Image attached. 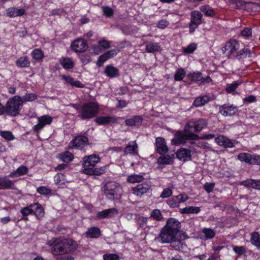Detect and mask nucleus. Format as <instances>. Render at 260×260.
Listing matches in <instances>:
<instances>
[{
  "label": "nucleus",
  "instance_id": "nucleus-54",
  "mask_svg": "<svg viewBox=\"0 0 260 260\" xmlns=\"http://www.w3.org/2000/svg\"><path fill=\"white\" fill-rule=\"evenodd\" d=\"M0 135L5 139L11 141L14 139V137L10 131H1Z\"/></svg>",
  "mask_w": 260,
  "mask_h": 260
},
{
  "label": "nucleus",
  "instance_id": "nucleus-9",
  "mask_svg": "<svg viewBox=\"0 0 260 260\" xmlns=\"http://www.w3.org/2000/svg\"><path fill=\"white\" fill-rule=\"evenodd\" d=\"M240 48V44L236 40L231 39L227 42L221 48L223 54L231 57H235Z\"/></svg>",
  "mask_w": 260,
  "mask_h": 260
},
{
  "label": "nucleus",
  "instance_id": "nucleus-16",
  "mask_svg": "<svg viewBox=\"0 0 260 260\" xmlns=\"http://www.w3.org/2000/svg\"><path fill=\"white\" fill-rule=\"evenodd\" d=\"M155 144L156 147V151L158 153L164 154L168 152V148L164 138L161 137L157 138L156 139Z\"/></svg>",
  "mask_w": 260,
  "mask_h": 260
},
{
  "label": "nucleus",
  "instance_id": "nucleus-61",
  "mask_svg": "<svg viewBox=\"0 0 260 260\" xmlns=\"http://www.w3.org/2000/svg\"><path fill=\"white\" fill-rule=\"evenodd\" d=\"M104 260H118L119 256L115 253L106 254L103 255Z\"/></svg>",
  "mask_w": 260,
  "mask_h": 260
},
{
  "label": "nucleus",
  "instance_id": "nucleus-26",
  "mask_svg": "<svg viewBox=\"0 0 260 260\" xmlns=\"http://www.w3.org/2000/svg\"><path fill=\"white\" fill-rule=\"evenodd\" d=\"M25 10L23 8L17 9L15 7H11L6 10V14L7 16L10 17H15L21 16L24 14Z\"/></svg>",
  "mask_w": 260,
  "mask_h": 260
},
{
  "label": "nucleus",
  "instance_id": "nucleus-47",
  "mask_svg": "<svg viewBox=\"0 0 260 260\" xmlns=\"http://www.w3.org/2000/svg\"><path fill=\"white\" fill-rule=\"evenodd\" d=\"M251 154L248 153H240L237 156V158L241 161H244L246 163L250 164V159Z\"/></svg>",
  "mask_w": 260,
  "mask_h": 260
},
{
  "label": "nucleus",
  "instance_id": "nucleus-21",
  "mask_svg": "<svg viewBox=\"0 0 260 260\" xmlns=\"http://www.w3.org/2000/svg\"><path fill=\"white\" fill-rule=\"evenodd\" d=\"M118 211L115 208L108 209L98 212L96 217L99 219L111 217L116 215Z\"/></svg>",
  "mask_w": 260,
  "mask_h": 260
},
{
  "label": "nucleus",
  "instance_id": "nucleus-4",
  "mask_svg": "<svg viewBox=\"0 0 260 260\" xmlns=\"http://www.w3.org/2000/svg\"><path fill=\"white\" fill-rule=\"evenodd\" d=\"M99 109L100 108L97 103H85L80 107L78 116L82 119H91L96 116Z\"/></svg>",
  "mask_w": 260,
  "mask_h": 260
},
{
  "label": "nucleus",
  "instance_id": "nucleus-25",
  "mask_svg": "<svg viewBox=\"0 0 260 260\" xmlns=\"http://www.w3.org/2000/svg\"><path fill=\"white\" fill-rule=\"evenodd\" d=\"M30 207L32 208V214H34L37 218H40L44 216V209L40 204L38 203L31 204Z\"/></svg>",
  "mask_w": 260,
  "mask_h": 260
},
{
  "label": "nucleus",
  "instance_id": "nucleus-15",
  "mask_svg": "<svg viewBox=\"0 0 260 260\" xmlns=\"http://www.w3.org/2000/svg\"><path fill=\"white\" fill-rule=\"evenodd\" d=\"M215 142L219 146L224 148H233L234 147L233 142L223 135H219L215 138Z\"/></svg>",
  "mask_w": 260,
  "mask_h": 260
},
{
  "label": "nucleus",
  "instance_id": "nucleus-56",
  "mask_svg": "<svg viewBox=\"0 0 260 260\" xmlns=\"http://www.w3.org/2000/svg\"><path fill=\"white\" fill-rule=\"evenodd\" d=\"M173 191L171 188H166L163 189L160 195V198L165 199L170 197L172 196Z\"/></svg>",
  "mask_w": 260,
  "mask_h": 260
},
{
  "label": "nucleus",
  "instance_id": "nucleus-27",
  "mask_svg": "<svg viewBox=\"0 0 260 260\" xmlns=\"http://www.w3.org/2000/svg\"><path fill=\"white\" fill-rule=\"evenodd\" d=\"M1 189H15V185L12 181L7 177H0Z\"/></svg>",
  "mask_w": 260,
  "mask_h": 260
},
{
  "label": "nucleus",
  "instance_id": "nucleus-18",
  "mask_svg": "<svg viewBox=\"0 0 260 260\" xmlns=\"http://www.w3.org/2000/svg\"><path fill=\"white\" fill-rule=\"evenodd\" d=\"M124 153L125 154H138V146L136 140L128 143L124 149Z\"/></svg>",
  "mask_w": 260,
  "mask_h": 260
},
{
  "label": "nucleus",
  "instance_id": "nucleus-45",
  "mask_svg": "<svg viewBox=\"0 0 260 260\" xmlns=\"http://www.w3.org/2000/svg\"><path fill=\"white\" fill-rule=\"evenodd\" d=\"M59 157L62 161L65 162H69L72 160L74 156L71 152L66 151L65 152L60 153L59 154Z\"/></svg>",
  "mask_w": 260,
  "mask_h": 260
},
{
  "label": "nucleus",
  "instance_id": "nucleus-8",
  "mask_svg": "<svg viewBox=\"0 0 260 260\" xmlns=\"http://www.w3.org/2000/svg\"><path fill=\"white\" fill-rule=\"evenodd\" d=\"M207 122L206 120L201 119L199 120L192 119L185 125V130L187 132L198 133L206 127Z\"/></svg>",
  "mask_w": 260,
  "mask_h": 260
},
{
  "label": "nucleus",
  "instance_id": "nucleus-19",
  "mask_svg": "<svg viewBox=\"0 0 260 260\" xmlns=\"http://www.w3.org/2000/svg\"><path fill=\"white\" fill-rule=\"evenodd\" d=\"M176 154L177 158L183 161L190 160L191 157L190 151L183 148L178 150Z\"/></svg>",
  "mask_w": 260,
  "mask_h": 260
},
{
  "label": "nucleus",
  "instance_id": "nucleus-43",
  "mask_svg": "<svg viewBox=\"0 0 260 260\" xmlns=\"http://www.w3.org/2000/svg\"><path fill=\"white\" fill-rule=\"evenodd\" d=\"M55 183L59 186H61L68 182V181L65 178V176L62 173H58L54 177Z\"/></svg>",
  "mask_w": 260,
  "mask_h": 260
},
{
  "label": "nucleus",
  "instance_id": "nucleus-41",
  "mask_svg": "<svg viewBox=\"0 0 260 260\" xmlns=\"http://www.w3.org/2000/svg\"><path fill=\"white\" fill-rule=\"evenodd\" d=\"M31 55L34 59L39 61H42L44 57V53L40 49L34 50L31 53Z\"/></svg>",
  "mask_w": 260,
  "mask_h": 260
},
{
  "label": "nucleus",
  "instance_id": "nucleus-36",
  "mask_svg": "<svg viewBox=\"0 0 260 260\" xmlns=\"http://www.w3.org/2000/svg\"><path fill=\"white\" fill-rule=\"evenodd\" d=\"M174 154L162 155L158 159V163L160 165H168L173 162Z\"/></svg>",
  "mask_w": 260,
  "mask_h": 260
},
{
  "label": "nucleus",
  "instance_id": "nucleus-29",
  "mask_svg": "<svg viewBox=\"0 0 260 260\" xmlns=\"http://www.w3.org/2000/svg\"><path fill=\"white\" fill-rule=\"evenodd\" d=\"M105 75L110 78H115L119 76V70L112 65H108L104 71Z\"/></svg>",
  "mask_w": 260,
  "mask_h": 260
},
{
  "label": "nucleus",
  "instance_id": "nucleus-31",
  "mask_svg": "<svg viewBox=\"0 0 260 260\" xmlns=\"http://www.w3.org/2000/svg\"><path fill=\"white\" fill-rule=\"evenodd\" d=\"M59 62L65 69H71L74 66V62L71 58L62 57L59 60Z\"/></svg>",
  "mask_w": 260,
  "mask_h": 260
},
{
  "label": "nucleus",
  "instance_id": "nucleus-44",
  "mask_svg": "<svg viewBox=\"0 0 260 260\" xmlns=\"http://www.w3.org/2000/svg\"><path fill=\"white\" fill-rule=\"evenodd\" d=\"M250 242L253 245L260 248V235L258 232H254L251 234Z\"/></svg>",
  "mask_w": 260,
  "mask_h": 260
},
{
  "label": "nucleus",
  "instance_id": "nucleus-7",
  "mask_svg": "<svg viewBox=\"0 0 260 260\" xmlns=\"http://www.w3.org/2000/svg\"><path fill=\"white\" fill-rule=\"evenodd\" d=\"M199 139L198 135L190 132H187L184 128L183 131H178L176 132L174 138L172 140V143L178 145L185 143L187 140H196Z\"/></svg>",
  "mask_w": 260,
  "mask_h": 260
},
{
  "label": "nucleus",
  "instance_id": "nucleus-11",
  "mask_svg": "<svg viewBox=\"0 0 260 260\" xmlns=\"http://www.w3.org/2000/svg\"><path fill=\"white\" fill-rule=\"evenodd\" d=\"M203 15L197 10L193 11L190 14V22L189 24V31L193 32L194 30L202 23Z\"/></svg>",
  "mask_w": 260,
  "mask_h": 260
},
{
  "label": "nucleus",
  "instance_id": "nucleus-49",
  "mask_svg": "<svg viewBox=\"0 0 260 260\" xmlns=\"http://www.w3.org/2000/svg\"><path fill=\"white\" fill-rule=\"evenodd\" d=\"M37 98V95L35 93H28L26 94L23 96H20V99L22 101V105L23 103L27 102H32Z\"/></svg>",
  "mask_w": 260,
  "mask_h": 260
},
{
  "label": "nucleus",
  "instance_id": "nucleus-58",
  "mask_svg": "<svg viewBox=\"0 0 260 260\" xmlns=\"http://www.w3.org/2000/svg\"><path fill=\"white\" fill-rule=\"evenodd\" d=\"M37 190L38 193L43 195H47L51 193V189L45 186L39 187Z\"/></svg>",
  "mask_w": 260,
  "mask_h": 260
},
{
  "label": "nucleus",
  "instance_id": "nucleus-63",
  "mask_svg": "<svg viewBox=\"0 0 260 260\" xmlns=\"http://www.w3.org/2000/svg\"><path fill=\"white\" fill-rule=\"evenodd\" d=\"M241 35L242 36L248 38L251 37L252 35V30L249 27H246L244 28L241 32Z\"/></svg>",
  "mask_w": 260,
  "mask_h": 260
},
{
  "label": "nucleus",
  "instance_id": "nucleus-20",
  "mask_svg": "<svg viewBox=\"0 0 260 260\" xmlns=\"http://www.w3.org/2000/svg\"><path fill=\"white\" fill-rule=\"evenodd\" d=\"M94 121L99 125H106L116 123L117 119L112 116H99L95 119Z\"/></svg>",
  "mask_w": 260,
  "mask_h": 260
},
{
  "label": "nucleus",
  "instance_id": "nucleus-35",
  "mask_svg": "<svg viewBox=\"0 0 260 260\" xmlns=\"http://www.w3.org/2000/svg\"><path fill=\"white\" fill-rule=\"evenodd\" d=\"M27 172L28 169L27 167L24 166H21L17 168L15 172L11 173L8 176L10 177H18L19 176L26 174Z\"/></svg>",
  "mask_w": 260,
  "mask_h": 260
},
{
  "label": "nucleus",
  "instance_id": "nucleus-57",
  "mask_svg": "<svg viewBox=\"0 0 260 260\" xmlns=\"http://www.w3.org/2000/svg\"><path fill=\"white\" fill-rule=\"evenodd\" d=\"M176 197H178L177 202L179 206L180 204L185 202L189 199L188 196L185 193H180Z\"/></svg>",
  "mask_w": 260,
  "mask_h": 260
},
{
  "label": "nucleus",
  "instance_id": "nucleus-17",
  "mask_svg": "<svg viewBox=\"0 0 260 260\" xmlns=\"http://www.w3.org/2000/svg\"><path fill=\"white\" fill-rule=\"evenodd\" d=\"M237 111V107L233 105L229 106L224 105L219 108L220 113L224 116L234 115Z\"/></svg>",
  "mask_w": 260,
  "mask_h": 260
},
{
  "label": "nucleus",
  "instance_id": "nucleus-32",
  "mask_svg": "<svg viewBox=\"0 0 260 260\" xmlns=\"http://www.w3.org/2000/svg\"><path fill=\"white\" fill-rule=\"evenodd\" d=\"M242 185L246 187H252L255 189L260 190V181L252 179L245 180L242 182Z\"/></svg>",
  "mask_w": 260,
  "mask_h": 260
},
{
  "label": "nucleus",
  "instance_id": "nucleus-13",
  "mask_svg": "<svg viewBox=\"0 0 260 260\" xmlns=\"http://www.w3.org/2000/svg\"><path fill=\"white\" fill-rule=\"evenodd\" d=\"M88 144V138L85 136H79L70 142L69 147L70 148H76L78 149H82Z\"/></svg>",
  "mask_w": 260,
  "mask_h": 260
},
{
  "label": "nucleus",
  "instance_id": "nucleus-33",
  "mask_svg": "<svg viewBox=\"0 0 260 260\" xmlns=\"http://www.w3.org/2000/svg\"><path fill=\"white\" fill-rule=\"evenodd\" d=\"M16 65L19 68H28L30 66V61L27 56H22L16 60Z\"/></svg>",
  "mask_w": 260,
  "mask_h": 260
},
{
  "label": "nucleus",
  "instance_id": "nucleus-1",
  "mask_svg": "<svg viewBox=\"0 0 260 260\" xmlns=\"http://www.w3.org/2000/svg\"><path fill=\"white\" fill-rule=\"evenodd\" d=\"M50 247V252L54 255H62L71 253L77 247V243L72 239L52 238L47 242Z\"/></svg>",
  "mask_w": 260,
  "mask_h": 260
},
{
  "label": "nucleus",
  "instance_id": "nucleus-34",
  "mask_svg": "<svg viewBox=\"0 0 260 260\" xmlns=\"http://www.w3.org/2000/svg\"><path fill=\"white\" fill-rule=\"evenodd\" d=\"M161 47L158 43L150 42L146 45V51L148 53H153L159 51Z\"/></svg>",
  "mask_w": 260,
  "mask_h": 260
},
{
  "label": "nucleus",
  "instance_id": "nucleus-12",
  "mask_svg": "<svg viewBox=\"0 0 260 260\" xmlns=\"http://www.w3.org/2000/svg\"><path fill=\"white\" fill-rule=\"evenodd\" d=\"M38 123L33 128L35 132L39 133L44 126L50 125L53 120V118L49 115H44L37 117Z\"/></svg>",
  "mask_w": 260,
  "mask_h": 260
},
{
  "label": "nucleus",
  "instance_id": "nucleus-5",
  "mask_svg": "<svg viewBox=\"0 0 260 260\" xmlns=\"http://www.w3.org/2000/svg\"><path fill=\"white\" fill-rule=\"evenodd\" d=\"M22 105L20 96L15 95L7 101L5 106V113L15 117L19 114Z\"/></svg>",
  "mask_w": 260,
  "mask_h": 260
},
{
  "label": "nucleus",
  "instance_id": "nucleus-38",
  "mask_svg": "<svg viewBox=\"0 0 260 260\" xmlns=\"http://www.w3.org/2000/svg\"><path fill=\"white\" fill-rule=\"evenodd\" d=\"M201 209L199 207L187 206L184 208L180 209V212L181 214H197L200 212Z\"/></svg>",
  "mask_w": 260,
  "mask_h": 260
},
{
  "label": "nucleus",
  "instance_id": "nucleus-28",
  "mask_svg": "<svg viewBox=\"0 0 260 260\" xmlns=\"http://www.w3.org/2000/svg\"><path fill=\"white\" fill-rule=\"evenodd\" d=\"M215 231L210 228H203L200 235L201 239L206 241L213 238L215 236Z\"/></svg>",
  "mask_w": 260,
  "mask_h": 260
},
{
  "label": "nucleus",
  "instance_id": "nucleus-42",
  "mask_svg": "<svg viewBox=\"0 0 260 260\" xmlns=\"http://www.w3.org/2000/svg\"><path fill=\"white\" fill-rule=\"evenodd\" d=\"M142 119L140 116H136L133 118H129L125 120V123L128 126H134L137 124H141Z\"/></svg>",
  "mask_w": 260,
  "mask_h": 260
},
{
  "label": "nucleus",
  "instance_id": "nucleus-60",
  "mask_svg": "<svg viewBox=\"0 0 260 260\" xmlns=\"http://www.w3.org/2000/svg\"><path fill=\"white\" fill-rule=\"evenodd\" d=\"M250 165H260V156L256 154H251Z\"/></svg>",
  "mask_w": 260,
  "mask_h": 260
},
{
  "label": "nucleus",
  "instance_id": "nucleus-51",
  "mask_svg": "<svg viewBox=\"0 0 260 260\" xmlns=\"http://www.w3.org/2000/svg\"><path fill=\"white\" fill-rule=\"evenodd\" d=\"M20 212L23 215V217L21 218V219L25 220H27L28 218L27 216L29 214H32V208L30 207V205L27 207L22 208L20 210Z\"/></svg>",
  "mask_w": 260,
  "mask_h": 260
},
{
  "label": "nucleus",
  "instance_id": "nucleus-64",
  "mask_svg": "<svg viewBox=\"0 0 260 260\" xmlns=\"http://www.w3.org/2000/svg\"><path fill=\"white\" fill-rule=\"evenodd\" d=\"M98 44L100 45L101 47L104 48V49H108L110 47L109 42L104 38L99 40Z\"/></svg>",
  "mask_w": 260,
  "mask_h": 260
},
{
  "label": "nucleus",
  "instance_id": "nucleus-52",
  "mask_svg": "<svg viewBox=\"0 0 260 260\" xmlns=\"http://www.w3.org/2000/svg\"><path fill=\"white\" fill-rule=\"evenodd\" d=\"M177 201L178 197L174 196L167 200V203L170 208H177L179 207Z\"/></svg>",
  "mask_w": 260,
  "mask_h": 260
},
{
  "label": "nucleus",
  "instance_id": "nucleus-30",
  "mask_svg": "<svg viewBox=\"0 0 260 260\" xmlns=\"http://www.w3.org/2000/svg\"><path fill=\"white\" fill-rule=\"evenodd\" d=\"M85 235L87 238L96 239L101 236V230L98 227H91L87 230Z\"/></svg>",
  "mask_w": 260,
  "mask_h": 260
},
{
  "label": "nucleus",
  "instance_id": "nucleus-40",
  "mask_svg": "<svg viewBox=\"0 0 260 260\" xmlns=\"http://www.w3.org/2000/svg\"><path fill=\"white\" fill-rule=\"evenodd\" d=\"M251 50L248 48H243L237 52L235 57L238 59L245 58L251 56Z\"/></svg>",
  "mask_w": 260,
  "mask_h": 260
},
{
  "label": "nucleus",
  "instance_id": "nucleus-37",
  "mask_svg": "<svg viewBox=\"0 0 260 260\" xmlns=\"http://www.w3.org/2000/svg\"><path fill=\"white\" fill-rule=\"evenodd\" d=\"M209 100L210 99L207 95L199 96L195 99L193 104L195 107H201L207 103Z\"/></svg>",
  "mask_w": 260,
  "mask_h": 260
},
{
  "label": "nucleus",
  "instance_id": "nucleus-59",
  "mask_svg": "<svg viewBox=\"0 0 260 260\" xmlns=\"http://www.w3.org/2000/svg\"><path fill=\"white\" fill-rule=\"evenodd\" d=\"M108 59H109V58H108L106 54L105 53H104V54L100 55L99 56V57L98 58V59L96 62V65L98 67H100L102 66L103 64H104V63Z\"/></svg>",
  "mask_w": 260,
  "mask_h": 260
},
{
  "label": "nucleus",
  "instance_id": "nucleus-39",
  "mask_svg": "<svg viewBox=\"0 0 260 260\" xmlns=\"http://www.w3.org/2000/svg\"><path fill=\"white\" fill-rule=\"evenodd\" d=\"M187 77L189 80L197 83L201 82V81L203 80L202 75L201 73L199 72L188 74Z\"/></svg>",
  "mask_w": 260,
  "mask_h": 260
},
{
  "label": "nucleus",
  "instance_id": "nucleus-55",
  "mask_svg": "<svg viewBox=\"0 0 260 260\" xmlns=\"http://www.w3.org/2000/svg\"><path fill=\"white\" fill-rule=\"evenodd\" d=\"M169 25V22L165 19H161L156 24V26L161 29H164L167 28Z\"/></svg>",
  "mask_w": 260,
  "mask_h": 260
},
{
  "label": "nucleus",
  "instance_id": "nucleus-2",
  "mask_svg": "<svg viewBox=\"0 0 260 260\" xmlns=\"http://www.w3.org/2000/svg\"><path fill=\"white\" fill-rule=\"evenodd\" d=\"M181 235H178L174 232L164 228L161 229L156 240L161 243H169L172 249L181 251L185 249L186 244Z\"/></svg>",
  "mask_w": 260,
  "mask_h": 260
},
{
  "label": "nucleus",
  "instance_id": "nucleus-62",
  "mask_svg": "<svg viewBox=\"0 0 260 260\" xmlns=\"http://www.w3.org/2000/svg\"><path fill=\"white\" fill-rule=\"evenodd\" d=\"M102 10L104 14L107 17H109L113 14V11L112 9L109 7L103 6Z\"/></svg>",
  "mask_w": 260,
  "mask_h": 260
},
{
  "label": "nucleus",
  "instance_id": "nucleus-6",
  "mask_svg": "<svg viewBox=\"0 0 260 260\" xmlns=\"http://www.w3.org/2000/svg\"><path fill=\"white\" fill-rule=\"evenodd\" d=\"M120 185L114 181L107 182L104 187V193L106 197L111 200L118 198L120 195Z\"/></svg>",
  "mask_w": 260,
  "mask_h": 260
},
{
  "label": "nucleus",
  "instance_id": "nucleus-50",
  "mask_svg": "<svg viewBox=\"0 0 260 260\" xmlns=\"http://www.w3.org/2000/svg\"><path fill=\"white\" fill-rule=\"evenodd\" d=\"M197 48V44L192 43L188 45L187 47L183 48V52L185 54L192 53Z\"/></svg>",
  "mask_w": 260,
  "mask_h": 260
},
{
  "label": "nucleus",
  "instance_id": "nucleus-3",
  "mask_svg": "<svg viewBox=\"0 0 260 260\" xmlns=\"http://www.w3.org/2000/svg\"><path fill=\"white\" fill-rule=\"evenodd\" d=\"M100 158L96 154H92L86 156L83 160L82 172L89 175H101L105 172V169L103 167L95 168Z\"/></svg>",
  "mask_w": 260,
  "mask_h": 260
},
{
  "label": "nucleus",
  "instance_id": "nucleus-53",
  "mask_svg": "<svg viewBox=\"0 0 260 260\" xmlns=\"http://www.w3.org/2000/svg\"><path fill=\"white\" fill-rule=\"evenodd\" d=\"M150 217L158 221H160L163 218L161 211L159 209H154L152 210L150 214Z\"/></svg>",
  "mask_w": 260,
  "mask_h": 260
},
{
  "label": "nucleus",
  "instance_id": "nucleus-14",
  "mask_svg": "<svg viewBox=\"0 0 260 260\" xmlns=\"http://www.w3.org/2000/svg\"><path fill=\"white\" fill-rule=\"evenodd\" d=\"M71 48L76 52H84L88 48L86 42L82 39H78L71 44Z\"/></svg>",
  "mask_w": 260,
  "mask_h": 260
},
{
  "label": "nucleus",
  "instance_id": "nucleus-24",
  "mask_svg": "<svg viewBox=\"0 0 260 260\" xmlns=\"http://www.w3.org/2000/svg\"><path fill=\"white\" fill-rule=\"evenodd\" d=\"M62 80L65 81V84L67 85H70L73 87H76L78 88H83L84 85L79 81L74 80V79L69 76L62 75Z\"/></svg>",
  "mask_w": 260,
  "mask_h": 260
},
{
  "label": "nucleus",
  "instance_id": "nucleus-48",
  "mask_svg": "<svg viewBox=\"0 0 260 260\" xmlns=\"http://www.w3.org/2000/svg\"><path fill=\"white\" fill-rule=\"evenodd\" d=\"M186 72L184 69L179 68L175 72L174 75V80L175 81H181L184 78Z\"/></svg>",
  "mask_w": 260,
  "mask_h": 260
},
{
  "label": "nucleus",
  "instance_id": "nucleus-23",
  "mask_svg": "<svg viewBox=\"0 0 260 260\" xmlns=\"http://www.w3.org/2000/svg\"><path fill=\"white\" fill-rule=\"evenodd\" d=\"M242 8L248 12H260V5L252 2H244Z\"/></svg>",
  "mask_w": 260,
  "mask_h": 260
},
{
  "label": "nucleus",
  "instance_id": "nucleus-46",
  "mask_svg": "<svg viewBox=\"0 0 260 260\" xmlns=\"http://www.w3.org/2000/svg\"><path fill=\"white\" fill-rule=\"evenodd\" d=\"M144 177L142 175L137 174L129 176L127 178V181L132 183L140 182L142 181Z\"/></svg>",
  "mask_w": 260,
  "mask_h": 260
},
{
  "label": "nucleus",
  "instance_id": "nucleus-10",
  "mask_svg": "<svg viewBox=\"0 0 260 260\" xmlns=\"http://www.w3.org/2000/svg\"><path fill=\"white\" fill-rule=\"evenodd\" d=\"M167 229L171 231L178 235H181L183 239L188 238L187 235L184 233H181L180 232L181 228L180 222L174 218H170L168 219L166 225L164 227Z\"/></svg>",
  "mask_w": 260,
  "mask_h": 260
},
{
  "label": "nucleus",
  "instance_id": "nucleus-22",
  "mask_svg": "<svg viewBox=\"0 0 260 260\" xmlns=\"http://www.w3.org/2000/svg\"><path fill=\"white\" fill-rule=\"evenodd\" d=\"M150 191L151 186L146 183L139 184L134 188L135 193L138 196H141Z\"/></svg>",
  "mask_w": 260,
  "mask_h": 260
}]
</instances>
